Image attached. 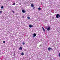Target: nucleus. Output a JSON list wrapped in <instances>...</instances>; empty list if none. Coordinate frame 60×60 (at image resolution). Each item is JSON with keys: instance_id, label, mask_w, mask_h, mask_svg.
<instances>
[{"instance_id": "10", "label": "nucleus", "mask_w": 60, "mask_h": 60, "mask_svg": "<svg viewBox=\"0 0 60 60\" xmlns=\"http://www.w3.org/2000/svg\"><path fill=\"white\" fill-rule=\"evenodd\" d=\"M38 10H39V11H41V8H38Z\"/></svg>"}, {"instance_id": "6", "label": "nucleus", "mask_w": 60, "mask_h": 60, "mask_svg": "<svg viewBox=\"0 0 60 60\" xmlns=\"http://www.w3.org/2000/svg\"><path fill=\"white\" fill-rule=\"evenodd\" d=\"M19 49H20L21 50H22V47H20L19 48Z\"/></svg>"}, {"instance_id": "13", "label": "nucleus", "mask_w": 60, "mask_h": 60, "mask_svg": "<svg viewBox=\"0 0 60 60\" xmlns=\"http://www.w3.org/2000/svg\"><path fill=\"white\" fill-rule=\"evenodd\" d=\"M27 18H28V19H30V17H29V16H28L27 17Z\"/></svg>"}, {"instance_id": "9", "label": "nucleus", "mask_w": 60, "mask_h": 60, "mask_svg": "<svg viewBox=\"0 0 60 60\" xmlns=\"http://www.w3.org/2000/svg\"><path fill=\"white\" fill-rule=\"evenodd\" d=\"M51 49V48H50L49 47L48 48V50H49V51H50Z\"/></svg>"}, {"instance_id": "7", "label": "nucleus", "mask_w": 60, "mask_h": 60, "mask_svg": "<svg viewBox=\"0 0 60 60\" xmlns=\"http://www.w3.org/2000/svg\"><path fill=\"white\" fill-rule=\"evenodd\" d=\"M42 28L43 30L44 31V32H45V29L43 28V27H42Z\"/></svg>"}, {"instance_id": "4", "label": "nucleus", "mask_w": 60, "mask_h": 60, "mask_svg": "<svg viewBox=\"0 0 60 60\" xmlns=\"http://www.w3.org/2000/svg\"><path fill=\"white\" fill-rule=\"evenodd\" d=\"M47 29L48 31H49L50 29V27H49Z\"/></svg>"}, {"instance_id": "24", "label": "nucleus", "mask_w": 60, "mask_h": 60, "mask_svg": "<svg viewBox=\"0 0 60 60\" xmlns=\"http://www.w3.org/2000/svg\"><path fill=\"white\" fill-rule=\"evenodd\" d=\"M41 46V45H40V46Z\"/></svg>"}, {"instance_id": "8", "label": "nucleus", "mask_w": 60, "mask_h": 60, "mask_svg": "<svg viewBox=\"0 0 60 60\" xmlns=\"http://www.w3.org/2000/svg\"><path fill=\"white\" fill-rule=\"evenodd\" d=\"M34 4H31V7H34Z\"/></svg>"}, {"instance_id": "22", "label": "nucleus", "mask_w": 60, "mask_h": 60, "mask_svg": "<svg viewBox=\"0 0 60 60\" xmlns=\"http://www.w3.org/2000/svg\"><path fill=\"white\" fill-rule=\"evenodd\" d=\"M24 16H22V17H23V18H24Z\"/></svg>"}, {"instance_id": "2", "label": "nucleus", "mask_w": 60, "mask_h": 60, "mask_svg": "<svg viewBox=\"0 0 60 60\" xmlns=\"http://www.w3.org/2000/svg\"><path fill=\"white\" fill-rule=\"evenodd\" d=\"M59 14H58L56 15V17L57 19H58L59 18Z\"/></svg>"}, {"instance_id": "19", "label": "nucleus", "mask_w": 60, "mask_h": 60, "mask_svg": "<svg viewBox=\"0 0 60 60\" xmlns=\"http://www.w3.org/2000/svg\"><path fill=\"white\" fill-rule=\"evenodd\" d=\"M12 12H13V13H14V11H12Z\"/></svg>"}, {"instance_id": "18", "label": "nucleus", "mask_w": 60, "mask_h": 60, "mask_svg": "<svg viewBox=\"0 0 60 60\" xmlns=\"http://www.w3.org/2000/svg\"><path fill=\"white\" fill-rule=\"evenodd\" d=\"M2 13V11H0V14L1 13V14Z\"/></svg>"}, {"instance_id": "15", "label": "nucleus", "mask_w": 60, "mask_h": 60, "mask_svg": "<svg viewBox=\"0 0 60 60\" xmlns=\"http://www.w3.org/2000/svg\"><path fill=\"white\" fill-rule=\"evenodd\" d=\"M24 55V54L22 52L21 53L22 55H22Z\"/></svg>"}, {"instance_id": "3", "label": "nucleus", "mask_w": 60, "mask_h": 60, "mask_svg": "<svg viewBox=\"0 0 60 60\" xmlns=\"http://www.w3.org/2000/svg\"><path fill=\"white\" fill-rule=\"evenodd\" d=\"M33 25H29V27H30V28H31V27H33Z\"/></svg>"}, {"instance_id": "5", "label": "nucleus", "mask_w": 60, "mask_h": 60, "mask_svg": "<svg viewBox=\"0 0 60 60\" xmlns=\"http://www.w3.org/2000/svg\"><path fill=\"white\" fill-rule=\"evenodd\" d=\"M22 11L23 13H26V11H25L24 10H22Z\"/></svg>"}, {"instance_id": "16", "label": "nucleus", "mask_w": 60, "mask_h": 60, "mask_svg": "<svg viewBox=\"0 0 60 60\" xmlns=\"http://www.w3.org/2000/svg\"><path fill=\"white\" fill-rule=\"evenodd\" d=\"M13 5H15V3H14V4H13Z\"/></svg>"}, {"instance_id": "11", "label": "nucleus", "mask_w": 60, "mask_h": 60, "mask_svg": "<svg viewBox=\"0 0 60 60\" xmlns=\"http://www.w3.org/2000/svg\"><path fill=\"white\" fill-rule=\"evenodd\" d=\"M22 44L23 45H25V42H23Z\"/></svg>"}, {"instance_id": "14", "label": "nucleus", "mask_w": 60, "mask_h": 60, "mask_svg": "<svg viewBox=\"0 0 60 60\" xmlns=\"http://www.w3.org/2000/svg\"><path fill=\"white\" fill-rule=\"evenodd\" d=\"M1 9H3L4 8V7L2 6L1 8Z\"/></svg>"}, {"instance_id": "17", "label": "nucleus", "mask_w": 60, "mask_h": 60, "mask_svg": "<svg viewBox=\"0 0 60 60\" xmlns=\"http://www.w3.org/2000/svg\"><path fill=\"white\" fill-rule=\"evenodd\" d=\"M3 43H5V41H3Z\"/></svg>"}, {"instance_id": "23", "label": "nucleus", "mask_w": 60, "mask_h": 60, "mask_svg": "<svg viewBox=\"0 0 60 60\" xmlns=\"http://www.w3.org/2000/svg\"><path fill=\"white\" fill-rule=\"evenodd\" d=\"M19 50H20V49H19Z\"/></svg>"}, {"instance_id": "20", "label": "nucleus", "mask_w": 60, "mask_h": 60, "mask_svg": "<svg viewBox=\"0 0 60 60\" xmlns=\"http://www.w3.org/2000/svg\"><path fill=\"white\" fill-rule=\"evenodd\" d=\"M59 56L60 57V53H59Z\"/></svg>"}, {"instance_id": "21", "label": "nucleus", "mask_w": 60, "mask_h": 60, "mask_svg": "<svg viewBox=\"0 0 60 60\" xmlns=\"http://www.w3.org/2000/svg\"><path fill=\"white\" fill-rule=\"evenodd\" d=\"M59 18H60V15H59Z\"/></svg>"}, {"instance_id": "12", "label": "nucleus", "mask_w": 60, "mask_h": 60, "mask_svg": "<svg viewBox=\"0 0 60 60\" xmlns=\"http://www.w3.org/2000/svg\"><path fill=\"white\" fill-rule=\"evenodd\" d=\"M47 28H48V26H46L45 27V28L46 29H47Z\"/></svg>"}, {"instance_id": "1", "label": "nucleus", "mask_w": 60, "mask_h": 60, "mask_svg": "<svg viewBox=\"0 0 60 60\" xmlns=\"http://www.w3.org/2000/svg\"><path fill=\"white\" fill-rule=\"evenodd\" d=\"M32 35H33V38H34L36 36V34L35 33H34Z\"/></svg>"}]
</instances>
